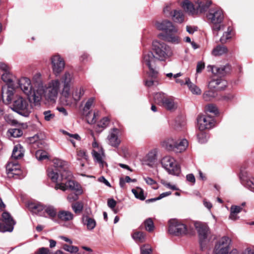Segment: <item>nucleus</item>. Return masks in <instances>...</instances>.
<instances>
[{"instance_id":"obj_1","label":"nucleus","mask_w":254,"mask_h":254,"mask_svg":"<svg viewBox=\"0 0 254 254\" xmlns=\"http://www.w3.org/2000/svg\"><path fill=\"white\" fill-rule=\"evenodd\" d=\"M12 109L24 117H28L31 112V108L27 100L20 95L14 97Z\"/></svg>"},{"instance_id":"obj_2","label":"nucleus","mask_w":254,"mask_h":254,"mask_svg":"<svg viewBox=\"0 0 254 254\" xmlns=\"http://www.w3.org/2000/svg\"><path fill=\"white\" fill-rule=\"evenodd\" d=\"M194 226L198 235L200 247L202 249L211 239L210 229L206 224L201 222H195Z\"/></svg>"},{"instance_id":"obj_3","label":"nucleus","mask_w":254,"mask_h":254,"mask_svg":"<svg viewBox=\"0 0 254 254\" xmlns=\"http://www.w3.org/2000/svg\"><path fill=\"white\" fill-rule=\"evenodd\" d=\"M207 17L212 24V28L214 31L218 32L223 28V25L221 23L224 19V14L221 9L216 8L210 9Z\"/></svg>"},{"instance_id":"obj_4","label":"nucleus","mask_w":254,"mask_h":254,"mask_svg":"<svg viewBox=\"0 0 254 254\" xmlns=\"http://www.w3.org/2000/svg\"><path fill=\"white\" fill-rule=\"evenodd\" d=\"M153 45L156 58L160 61H164L169 59L173 55L172 48L164 43L154 42Z\"/></svg>"},{"instance_id":"obj_5","label":"nucleus","mask_w":254,"mask_h":254,"mask_svg":"<svg viewBox=\"0 0 254 254\" xmlns=\"http://www.w3.org/2000/svg\"><path fill=\"white\" fill-rule=\"evenodd\" d=\"M61 86L59 80L51 81L47 85L44 86V98L48 101L55 102L57 99Z\"/></svg>"},{"instance_id":"obj_6","label":"nucleus","mask_w":254,"mask_h":254,"mask_svg":"<svg viewBox=\"0 0 254 254\" xmlns=\"http://www.w3.org/2000/svg\"><path fill=\"white\" fill-rule=\"evenodd\" d=\"M74 76L72 72L66 71L62 75L61 78L62 89L61 95L65 99H68L70 97L71 86L73 83Z\"/></svg>"},{"instance_id":"obj_7","label":"nucleus","mask_w":254,"mask_h":254,"mask_svg":"<svg viewBox=\"0 0 254 254\" xmlns=\"http://www.w3.org/2000/svg\"><path fill=\"white\" fill-rule=\"evenodd\" d=\"M231 239L227 236H223L216 242L213 250L212 254H229Z\"/></svg>"},{"instance_id":"obj_8","label":"nucleus","mask_w":254,"mask_h":254,"mask_svg":"<svg viewBox=\"0 0 254 254\" xmlns=\"http://www.w3.org/2000/svg\"><path fill=\"white\" fill-rule=\"evenodd\" d=\"M161 164L170 174L178 176L181 172L180 168L175 160L170 156L164 157L161 160Z\"/></svg>"},{"instance_id":"obj_9","label":"nucleus","mask_w":254,"mask_h":254,"mask_svg":"<svg viewBox=\"0 0 254 254\" xmlns=\"http://www.w3.org/2000/svg\"><path fill=\"white\" fill-rule=\"evenodd\" d=\"M186 226L176 219L170 220L169 222L168 232L170 234L178 236L186 234Z\"/></svg>"},{"instance_id":"obj_10","label":"nucleus","mask_w":254,"mask_h":254,"mask_svg":"<svg viewBox=\"0 0 254 254\" xmlns=\"http://www.w3.org/2000/svg\"><path fill=\"white\" fill-rule=\"evenodd\" d=\"M143 61L149 69V76L152 77H156L158 72L155 69L156 58L153 54L151 52H147L144 54Z\"/></svg>"},{"instance_id":"obj_11","label":"nucleus","mask_w":254,"mask_h":254,"mask_svg":"<svg viewBox=\"0 0 254 254\" xmlns=\"http://www.w3.org/2000/svg\"><path fill=\"white\" fill-rule=\"evenodd\" d=\"M51 61L53 73L56 76H58L64 68V61L59 55L52 56L51 59Z\"/></svg>"},{"instance_id":"obj_12","label":"nucleus","mask_w":254,"mask_h":254,"mask_svg":"<svg viewBox=\"0 0 254 254\" xmlns=\"http://www.w3.org/2000/svg\"><path fill=\"white\" fill-rule=\"evenodd\" d=\"M156 28L161 31H165V34L169 33H178V30L172 22L168 20L156 21L155 23Z\"/></svg>"},{"instance_id":"obj_13","label":"nucleus","mask_w":254,"mask_h":254,"mask_svg":"<svg viewBox=\"0 0 254 254\" xmlns=\"http://www.w3.org/2000/svg\"><path fill=\"white\" fill-rule=\"evenodd\" d=\"M197 120V127L201 131L210 129L213 126V119L209 116L200 115Z\"/></svg>"},{"instance_id":"obj_14","label":"nucleus","mask_w":254,"mask_h":254,"mask_svg":"<svg viewBox=\"0 0 254 254\" xmlns=\"http://www.w3.org/2000/svg\"><path fill=\"white\" fill-rule=\"evenodd\" d=\"M3 222L5 225L0 223V231L1 232H11L13 229V225L15 222L9 213L4 212L2 214Z\"/></svg>"},{"instance_id":"obj_15","label":"nucleus","mask_w":254,"mask_h":254,"mask_svg":"<svg viewBox=\"0 0 254 254\" xmlns=\"http://www.w3.org/2000/svg\"><path fill=\"white\" fill-rule=\"evenodd\" d=\"M27 96L35 105L40 104L42 97H44V86H35V89L31 90L30 95Z\"/></svg>"},{"instance_id":"obj_16","label":"nucleus","mask_w":254,"mask_h":254,"mask_svg":"<svg viewBox=\"0 0 254 254\" xmlns=\"http://www.w3.org/2000/svg\"><path fill=\"white\" fill-rule=\"evenodd\" d=\"M18 84L21 90L25 95L27 96L30 95L33 88L29 78L25 77H21L18 80Z\"/></svg>"},{"instance_id":"obj_17","label":"nucleus","mask_w":254,"mask_h":254,"mask_svg":"<svg viewBox=\"0 0 254 254\" xmlns=\"http://www.w3.org/2000/svg\"><path fill=\"white\" fill-rule=\"evenodd\" d=\"M176 33H169L168 34H159L158 37L166 42L173 44H178L181 42V38Z\"/></svg>"},{"instance_id":"obj_18","label":"nucleus","mask_w":254,"mask_h":254,"mask_svg":"<svg viewBox=\"0 0 254 254\" xmlns=\"http://www.w3.org/2000/svg\"><path fill=\"white\" fill-rule=\"evenodd\" d=\"M85 90L82 86H75L73 88L71 93H70V97L68 99H65L66 101L72 99L75 102H77L80 100Z\"/></svg>"},{"instance_id":"obj_19","label":"nucleus","mask_w":254,"mask_h":254,"mask_svg":"<svg viewBox=\"0 0 254 254\" xmlns=\"http://www.w3.org/2000/svg\"><path fill=\"white\" fill-rule=\"evenodd\" d=\"M118 130L114 128L110 131L107 137L108 143L113 147H118L121 141L118 138Z\"/></svg>"},{"instance_id":"obj_20","label":"nucleus","mask_w":254,"mask_h":254,"mask_svg":"<svg viewBox=\"0 0 254 254\" xmlns=\"http://www.w3.org/2000/svg\"><path fill=\"white\" fill-rule=\"evenodd\" d=\"M92 154L95 162L98 163L100 167H103L105 165H107L106 162L104 160L105 154L103 149L93 150Z\"/></svg>"},{"instance_id":"obj_21","label":"nucleus","mask_w":254,"mask_h":254,"mask_svg":"<svg viewBox=\"0 0 254 254\" xmlns=\"http://www.w3.org/2000/svg\"><path fill=\"white\" fill-rule=\"evenodd\" d=\"M181 6L184 10L190 15H197L195 2L194 3H192L189 0H185L182 2Z\"/></svg>"},{"instance_id":"obj_22","label":"nucleus","mask_w":254,"mask_h":254,"mask_svg":"<svg viewBox=\"0 0 254 254\" xmlns=\"http://www.w3.org/2000/svg\"><path fill=\"white\" fill-rule=\"evenodd\" d=\"M14 90L10 87L3 88L2 89V98L3 102L6 104L11 103L13 98Z\"/></svg>"},{"instance_id":"obj_23","label":"nucleus","mask_w":254,"mask_h":254,"mask_svg":"<svg viewBox=\"0 0 254 254\" xmlns=\"http://www.w3.org/2000/svg\"><path fill=\"white\" fill-rule=\"evenodd\" d=\"M24 149L23 146L18 144L14 146L11 157V160H18L21 159L24 154Z\"/></svg>"},{"instance_id":"obj_24","label":"nucleus","mask_w":254,"mask_h":254,"mask_svg":"<svg viewBox=\"0 0 254 254\" xmlns=\"http://www.w3.org/2000/svg\"><path fill=\"white\" fill-rule=\"evenodd\" d=\"M57 216L58 219L63 222H70L74 218V215L71 212L64 210L59 211Z\"/></svg>"},{"instance_id":"obj_25","label":"nucleus","mask_w":254,"mask_h":254,"mask_svg":"<svg viewBox=\"0 0 254 254\" xmlns=\"http://www.w3.org/2000/svg\"><path fill=\"white\" fill-rule=\"evenodd\" d=\"M211 1L206 0H198L195 1V6L196 7L197 15L204 12L210 6Z\"/></svg>"},{"instance_id":"obj_26","label":"nucleus","mask_w":254,"mask_h":254,"mask_svg":"<svg viewBox=\"0 0 254 254\" xmlns=\"http://www.w3.org/2000/svg\"><path fill=\"white\" fill-rule=\"evenodd\" d=\"M29 209L33 213L41 216H44V207L39 203H30L28 204Z\"/></svg>"},{"instance_id":"obj_27","label":"nucleus","mask_w":254,"mask_h":254,"mask_svg":"<svg viewBox=\"0 0 254 254\" xmlns=\"http://www.w3.org/2000/svg\"><path fill=\"white\" fill-rule=\"evenodd\" d=\"M157 160L156 154L154 151L149 152L143 159V164L150 167H152Z\"/></svg>"},{"instance_id":"obj_28","label":"nucleus","mask_w":254,"mask_h":254,"mask_svg":"<svg viewBox=\"0 0 254 254\" xmlns=\"http://www.w3.org/2000/svg\"><path fill=\"white\" fill-rule=\"evenodd\" d=\"M209 71H211L214 74L223 76L226 73V69H229L228 66H224L218 67L215 66L209 65L207 67Z\"/></svg>"},{"instance_id":"obj_29","label":"nucleus","mask_w":254,"mask_h":254,"mask_svg":"<svg viewBox=\"0 0 254 254\" xmlns=\"http://www.w3.org/2000/svg\"><path fill=\"white\" fill-rule=\"evenodd\" d=\"M82 223L84 225L86 226L87 229L89 230H93L96 225L95 220L87 215L83 216Z\"/></svg>"},{"instance_id":"obj_30","label":"nucleus","mask_w":254,"mask_h":254,"mask_svg":"<svg viewBox=\"0 0 254 254\" xmlns=\"http://www.w3.org/2000/svg\"><path fill=\"white\" fill-rule=\"evenodd\" d=\"M161 106L169 111H173L177 108V105L175 103L174 99L172 97L168 96H167Z\"/></svg>"},{"instance_id":"obj_31","label":"nucleus","mask_w":254,"mask_h":254,"mask_svg":"<svg viewBox=\"0 0 254 254\" xmlns=\"http://www.w3.org/2000/svg\"><path fill=\"white\" fill-rule=\"evenodd\" d=\"M188 146V142L186 139L176 141L175 146V152L180 153L185 151Z\"/></svg>"},{"instance_id":"obj_32","label":"nucleus","mask_w":254,"mask_h":254,"mask_svg":"<svg viewBox=\"0 0 254 254\" xmlns=\"http://www.w3.org/2000/svg\"><path fill=\"white\" fill-rule=\"evenodd\" d=\"M66 185L67 189H69L72 190L76 191L78 192L79 194H82L83 191L81 189H80V187L78 183L74 182L71 179H69L65 183Z\"/></svg>"},{"instance_id":"obj_33","label":"nucleus","mask_w":254,"mask_h":254,"mask_svg":"<svg viewBox=\"0 0 254 254\" xmlns=\"http://www.w3.org/2000/svg\"><path fill=\"white\" fill-rule=\"evenodd\" d=\"M186 84L190 90L193 94L200 95L201 93L200 89L192 83L189 78H186Z\"/></svg>"},{"instance_id":"obj_34","label":"nucleus","mask_w":254,"mask_h":254,"mask_svg":"<svg viewBox=\"0 0 254 254\" xmlns=\"http://www.w3.org/2000/svg\"><path fill=\"white\" fill-rule=\"evenodd\" d=\"M88 156L84 150H80L77 152V160L79 161L80 165L82 167L84 166L87 161Z\"/></svg>"},{"instance_id":"obj_35","label":"nucleus","mask_w":254,"mask_h":254,"mask_svg":"<svg viewBox=\"0 0 254 254\" xmlns=\"http://www.w3.org/2000/svg\"><path fill=\"white\" fill-rule=\"evenodd\" d=\"M172 16L173 20L175 22L181 23L184 21V14L181 10H174Z\"/></svg>"},{"instance_id":"obj_36","label":"nucleus","mask_w":254,"mask_h":254,"mask_svg":"<svg viewBox=\"0 0 254 254\" xmlns=\"http://www.w3.org/2000/svg\"><path fill=\"white\" fill-rule=\"evenodd\" d=\"M242 210V207L237 205H232L230 208L229 218L232 220H236L239 218L237 214Z\"/></svg>"},{"instance_id":"obj_37","label":"nucleus","mask_w":254,"mask_h":254,"mask_svg":"<svg viewBox=\"0 0 254 254\" xmlns=\"http://www.w3.org/2000/svg\"><path fill=\"white\" fill-rule=\"evenodd\" d=\"M57 170L53 169H49L48 170V175L49 178L53 182H61V176H59Z\"/></svg>"},{"instance_id":"obj_38","label":"nucleus","mask_w":254,"mask_h":254,"mask_svg":"<svg viewBox=\"0 0 254 254\" xmlns=\"http://www.w3.org/2000/svg\"><path fill=\"white\" fill-rule=\"evenodd\" d=\"M55 169L57 170L59 172L67 167V163L60 159H55L53 161Z\"/></svg>"},{"instance_id":"obj_39","label":"nucleus","mask_w":254,"mask_h":254,"mask_svg":"<svg viewBox=\"0 0 254 254\" xmlns=\"http://www.w3.org/2000/svg\"><path fill=\"white\" fill-rule=\"evenodd\" d=\"M132 238L137 243H142L145 241V235L142 232L135 231L131 234Z\"/></svg>"},{"instance_id":"obj_40","label":"nucleus","mask_w":254,"mask_h":254,"mask_svg":"<svg viewBox=\"0 0 254 254\" xmlns=\"http://www.w3.org/2000/svg\"><path fill=\"white\" fill-rule=\"evenodd\" d=\"M176 141L172 138L167 139L162 142V145L166 149L175 151Z\"/></svg>"},{"instance_id":"obj_41","label":"nucleus","mask_w":254,"mask_h":254,"mask_svg":"<svg viewBox=\"0 0 254 254\" xmlns=\"http://www.w3.org/2000/svg\"><path fill=\"white\" fill-rule=\"evenodd\" d=\"M20 165L18 163L15 162H9L6 166L7 174L11 173L12 171H19Z\"/></svg>"},{"instance_id":"obj_42","label":"nucleus","mask_w":254,"mask_h":254,"mask_svg":"<svg viewBox=\"0 0 254 254\" xmlns=\"http://www.w3.org/2000/svg\"><path fill=\"white\" fill-rule=\"evenodd\" d=\"M224 82H225L221 79H213L209 82L208 88L210 90L222 89L223 88L221 87H219L218 85H220L221 83H224Z\"/></svg>"},{"instance_id":"obj_43","label":"nucleus","mask_w":254,"mask_h":254,"mask_svg":"<svg viewBox=\"0 0 254 254\" xmlns=\"http://www.w3.org/2000/svg\"><path fill=\"white\" fill-rule=\"evenodd\" d=\"M228 51L225 46H218L214 48L212 51V55L214 56H220L226 54Z\"/></svg>"},{"instance_id":"obj_44","label":"nucleus","mask_w":254,"mask_h":254,"mask_svg":"<svg viewBox=\"0 0 254 254\" xmlns=\"http://www.w3.org/2000/svg\"><path fill=\"white\" fill-rule=\"evenodd\" d=\"M131 191L136 198L141 200H143L145 199V196L144 195V191L141 188L137 187L132 189Z\"/></svg>"},{"instance_id":"obj_45","label":"nucleus","mask_w":254,"mask_h":254,"mask_svg":"<svg viewBox=\"0 0 254 254\" xmlns=\"http://www.w3.org/2000/svg\"><path fill=\"white\" fill-rule=\"evenodd\" d=\"M167 97V95L161 92L157 93L154 95L155 102L160 106L162 105Z\"/></svg>"},{"instance_id":"obj_46","label":"nucleus","mask_w":254,"mask_h":254,"mask_svg":"<svg viewBox=\"0 0 254 254\" xmlns=\"http://www.w3.org/2000/svg\"><path fill=\"white\" fill-rule=\"evenodd\" d=\"M60 173L61 174V182H62L64 180H68L69 179H71L72 178V173L68 170L67 167L62 170Z\"/></svg>"},{"instance_id":"obj_47","label":"nucleus","mask_w":254,"mask_h":254,"mask_svg":"<svg viewBox=\"0 0 254 254\" xmlns=\"http://www.w3.org/2000/svg\"><path fill=\"white\" fill-rule=\"evenodd\" d=\"M44 213L46 212L51 218H54L57 215V211L55 208L52 206L44 207Z\"/></svg>"},{"instance_id":"obj_48","label":"nucleus","mask_w":254,"mask_h":254,"mask_svg":"<svg viewBox=\"0 0 254 254\" xmlns=\"http://www.w3.org/2000/svg\"><path fill=\"white\" fill-rule=\"evenodd\" d=\"M232 29L230 27H228L227 31L224 32L222 36L220 38V42L222 43H225L227 41L232 37Z\"/></svg>"},{"instance_id":"obj_49","label":"nucleus","mask_w":254,"mask_h":254,"mask_svg":"<svg viewBox=\"0 0 254 254\" xmlns=\"http://www.w3.org/2000/svg\"><path fill=\"white\" fill-rule=\"evenodd\" d=\"M243 184L246 188L254 192V178L246 179L243 180Z\"/></svg>"},{"instance_id":"obj_50","label":"nucleus","mask_w":254,"mask_h":254,"mask_svg":"<svg viewBox=\"0 0 254 254\" xmlns=\"http://www.w3.org/2000/svg\"><path fill=\"white\" fill-rule=\"evenodd\" d=\"M212 90H213L210 89V90L206 91L203 94V98L205 101H210L212 99L216 96V92L213 91Z\"/></svg>"},{"instance_id":"obj_51","label":"nucleus","mask_w":254,"mask_h":254,"mask_svg":"<svg viewBox=\"0 0 254 254\" xmlns=\"http://www.w3.org/2000/svg\"><path fill=\"white\" fill-rule=\"evenodd\" d=\"M144 225L146 230L151 232L153 230L154 226L152 220L151 218L147 219L144 222Z\"/></svg>"},{"instance_id":"obj_52","label":"nucleus","mask_w":254,"mask_h":254,"mask_svg":"<svg viewBox=\"0 0 254 254\" xmlns=\"http://www.w3.org/2000/svg\"><path fill=\"white\" fill-rule=\"evenodd\" d=\"M72 208L75 213H80L83 208V204L81 202H77L72 204Z\"/></svg>"},{"instance_id":"obj_53","label":"nucleus","mask_w":254,"mask_h":254,"mask_svg":"<svg viewBox=\"0 0 254 254\" xmlns=\"http://www.w3.org/2000/svg\"><path fill=\"white\" fill-rule=\"evenodd\" d=\"M11 136L18 137L22 135V131L19 128H12L8 130Z\"/></svg>"},{"instance_id":"obj_54","label":"nucleus","mask_w":254,"mask_h":254,"mask_svg":"<svg viewBox=\"0 0 254 254\" xmlns=\"http://www.w3.org/2000/svg\"><path fill=\"white\" fill-rule=\"evenodd\" d=\"M140 252L141 254H150L152 249L149 244H145L140 247Z\"/></svg>"},{"instance_id":"obj_55","label":"nucleus","mask_w":254,"mask_h":254,"mask_svg":"<svg viewBox=\"0 0 254 254\" xmlns=\"http://www.w3.org/2000/svg\"><path fill=\"white\" fill-rule=\"evenodd\" d=\"M8 177H14L15 178L22 179L24 178V175L23 174L22 171L20 170L19 167V171H12L11 173L7 174Z\"/></svg>"},{"instance_id":"obj_56","label":"nucleus","mask_w":254,"mask_h":254,"mask_svg":"<svg viewBox=\"0 0 254 254\" xmlns=\"http://www.w3.org/2000/svg\"><path fill=\"white\" fill-rule=\"evenodd\" d=\"M35 156L36 158L40 161L48 158L47 153L43 150H39L36 152Z\"/></svg>"},{"instance_id":"obj_57","label":"nucleus","mask_w":254,"mask_h":254,"mask_svg":"<svg viewBox=\"0 0 254 254\" xmlns=\"http://www.w3.org/2000/svg\"><path fill=\"white\" fill-rule=\"evenodd\" d=\"M63 249L70 253H76L78 251V248L76 246L64 244L63 245Z\"/></svg>"},{"instance_id":"obj_58","label":"nucleus","mask_w":254,"mask_h":254,"mask_svg":"<svg viewBox=\"0 0 254 254\" xmlns=\"http://www.w3.org/2000/svg\"><path fill=\"white\" fill-rule=\"evenodd\" d=\"M33 80L36 83V86H44L41 79V74L40 73H36L34 74Z\"/></svg>"},{"instance_id":"obj_59","label":"nucleus","mask_w":254,"mask_h":254,"mask_svg":"<svg viewBox=\"0 0 254 254\" xmlns=\"http://www.w3.org/2000/svg\"><path fill=\"white\" fill-rule=\"evenodd\" d=\"M206 112L213 113L214 115L218 114L219 112L217 107L213 104H209L205 107Z\"/></svg>"},{"instance_id":"obj_60","label":"nucleus","mask_w":254,"mask_h":254,"mask_svg":"<svg viewBox=\"0 0 254 254\" xmlns=\"http://www.w3.org/2000/svg\"><path fill=\"white\" fill-rule=\"evenodd\" d=\"M95 98L91 97L88 99L83 108L84 111H88L94 105Z\"/></svg>"},{"instance_id":"obj_61","label":"nucleus","mask_w":254,"mask_h":254,"mask_svg":"<svg viewBox=\"0 0 254 254\" xmlns=\"http://www.w3.org/2000/svg\"><path fill=\"white\" fill-rule=\"evenodd\" d=\"M144 180L148 185L152 186V188L154 189H157L158 187L157 186L156 182L153 179L150 177H144Z\"/></svg>"},{"instance_id":"obj_62","label":"nucleus","mask_w":254,"mask_h":254,"mask_svg":"<svg viewBox=\"0 0 254 254\" xmlns=\"http://www.w3.org/2000/svg\"><path fill=\"white\" fill-rule=\"evenodd\" d=\"M43 115H44V119L46 121H50L53 120L55 116V114L52 113L50 110L44 112Z\"/></svg>"},{"instance_id":"obj_63","label":"nucleus","mask_w":254,"mask_h":254,"mask_svg":"<svg viewBox=\"0 0 254 254\" xmlns=\"http://www.w3.org/2000/svg\"><path fill=\"white\" fill-rule=\"evenodd\" d=\"M35 254H53V253L48 248L42 247L36 251Z\"/></svg>"},{"instance_id":"obj_64","label":"nucleus","mask_w":254,"mask_h":254,"mask_svg":"<svg viewBox=\"0 0 254 254\" xmlns=\"http://www.w3.org/2000/svg\"><path fill=\"white\" fill-rule=\"evenodd\" d=\"M62 132L64 134L68 136V137H67V138H74L77 140H80V136L77 133L71 134L65 130H62Z\"/></svg>"}]
</instances>
